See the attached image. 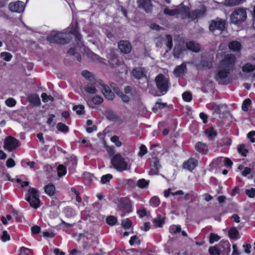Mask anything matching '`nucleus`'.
<instances>
[{"label": "nucleus", "instance_id": "36", "mask_svg": "<svg viewBox=\"0 0 255 255\" xmlns=\"http://www.w3.org/2000/svg\"><path fill=\"white\" fill-rule=\"evenodd\" d=\"M228 235L230 239H236L239 235V232L236 228L232 227L229 230Z\"/></svg>", "mask_w": 255, "mask_h": 255}, {"label": "nucleus", "instance_id": "62", "mask_svg": "<svg viewBox=\"0 0 255 255\" xmlns=\"http://www.w3.org/2000/svg\"><path fill=\"white\" fill-rule=\"evenodd\" d=\"M41 97L42 98V101L44 103L48 102V100L53 101L54 98L50 95H47V94L45 93H42L41 95Z\"/></svg>", "mask_w": 255, "mask_h": 255}, {"label": "nucleus", "instance_id": "47", "mask_svg": "<svg viewBox=\"0 0 255 255\" xmlns=\"http://www.w3.org/2000/svg\"><path fill=\"white\" fill-rule=\"evenodd\" d=\"M19 255H33V253L30 249L22 247L20 249Z\"/></svg>", "mask_w": 255, "mask_h": 255}, {"label": "nucleus", "instance_id": "5", "mask_svg": "<svg viewBox=\"0 0 255 255\" xmlns=\"http://www.w3.org/2000/svg\"><path fill=\"white\" fill-rule=\"evenodd\" d=\"M111 163L114 167L118 171L122 172L127 169L128 163L125 158L119 154L114 155L111 159Z\"/></svg>", "mask_w": 255, "mask_h": 255}, {"label": "nucleus", "instance_id": "46", "mask_svg": "<svg viewBox=\"0 0 255 255\" xmlns=\"http://www.w3.org/2000/svg\"><path fill=\"white\" fill-rule=\"evenodd\" d=\"M118 220L117 218H116L114 216H108L106 218V223L110 225V226H114L117 223Z\"/></svg>", "mask_w": 255, "mask_h": 255}, {"label": "nucleus", "instance_id": "51", "mask_svg": "<svg viewBox=\"0 0 255 255\" xmlns=\"http://www.w3.org/2000/svg\"><path fill=\"white\" fill-rule=\"evenodd\" d=\"M73 110L76 111L78 115H80L84 112V107L82 105H76L73 107Z\"/></svg>", "mask_w": 255, "mask_h": 255}, {"label": "nucleus", "instance_id": "50", "mask_svg": "<svg viewBox=\"0 0 255 255\" xmlns=\"http://www.w3.org/2000/svg\"><path fill=\"white\" fill-rule=\"evenodd\" d=\"M129 244L130 246H133L134 244L139 245L141 244V241L136 235H134L130 237Z\"/></svg>", "mask_w": 255, "mask_h": 255}, {"label": "nucleus", "instance_id": "4", "mask_svg": "<svg viewBox=\"0 0 255 255\" xmlns=\"http://www.w3.org/2000/svg\"><path fill=\"white\" fill-rule=\"evenodd\" d=\"M38 192L34 188H30L27 192L26 200L29 203L30 206L34 209H37L40 206V201Z\"/></svg>", "mask_w": 255, "mask_h": 255}, {"label": "nucleus", "instance_id": "19", "mask_svg": "<svg viewBox=\"0 0 255 255\" xmlns=\"http://www.w3.org/2000/svg\"><path fill=\"white\" fill-rule=\"evenodd\" d=\"M195 149L198 152L204 155L208 154L209 151L208 145L201 141H198L196 143Z\"/></svg>", "mask_w": 255, "mask_h": 255}, {"label": "nucleus", "instance_id": "57", "mask_svg": "<svg viewBox=\"0 0 255 255\" xmlns=\"http://www.w3.org/2000/svg\"><path fill=\"white\" fill-rule=\"evenodd\" d=\"M177 10L176 8L170 9L168 7H166L163 10V13L166 15L170 16H174L177 14Z\"/></svg>", "mask_w": 255, "mask_h": 255}, {"label": "nucleus", "instance_id": "41", "mask_svg": "<svg viewBox=\"0 0 255 255\" xmlns=\"http://www.w3.org/2000/svg\"><path fill=\"white\" fill-rule=\"evenodd\" d=\"M89 57H90L93 61L98 62L99 63H104V59L101 58L97 54L91 52L88 54Z\"/></svg>", "mask_w": 255, "mask_h": 255}, {"label": "nucleus", "instance_id": "17", "mask_svg": "<svg viewBox=\"0 0 255 255\" xmlns=\"http://www.w3.org/2000/svg\"><path fill=\"white\" fill-rule=\"evenodd\" d=\"M206 10L196 9L192 11L189 10L186 17L191 18L192 20H194L199 17L205 15Z\"/></svg>", "mask_w": 255, "mask_h": 255}, {"label": "nucleus", "instance_id": "27", "mask_svg": "<svg viewBox=\"0 0 255 255\" xmlns=\"http://www.w3.org/2000/svg\"><path fill=\"white\" fill-rule=\"evenodd\" d=\"M85 91L89 94H96L98 92L96 88L95 84L89 83L85 87Z\"/></svg>", "mask_w": 255, "mask_h": 255}, {"label": "nucleus", "instance_id": "56", "mask_svg": "<svg viewBox=\"0 0 255 255\" xmlns=\"http://www.w3.org/2000/svg\"><path fill=\"white\" fill-rule=\"evenodd\" d=\"M244 0H226L225 2L227 5L234 6L242 3Z\"/></svg>", "mask_w": 255, "mask_h": 255}, {"label": "nucleus", "instance_id": "16", "mask_svg": "<svg viewBox=\"0 0 255 255\" xmlns=\"http://www.w3.org/2000/svg\"><path fill=\"white\" fill-rule=\"evenodd\" d=\"M101 86L102 87L101 91L105 98L109 100H113L115 95L110 88L108 85L104 84H101Z\"/></svg>", "mask_w": 255, "mask_h": 255}, {"label": "nucleus", "instance_id": "12", "mask_svg": "<svg viewBox=\"0 0 255 255\" xmlns=\"http://www.w3.org/2000/svg\"><path fill=\"white\" fill-rule=\"evenodd\" d=\"M161 165L159 163V160L157 157H153L150 164V169L148 172L149 175H158L159 170L161 168Z\"/></svg>", "mask_w": 255, "mask_h": 255}, {"label": "nucleus", "instance_id": "32", "mask_svg": "<svg viewBox=\"0 0 255 255\" xmlns=\"http://www.w3.org/2000/svg\"><path fill=\"white\" fill-rule=\"evenodd\" d=\"M205 132L210 140H213L217 136V132L213 128H210L205 130Z\"/></svg>", "mask_w": 255, "mask_h": 255}, {"label": "nucleus", "instance_id": "48", "mask_svg": "<svg viewBox=\"0 0 255 255\" xmlns=\"http://www.w3.org/2000/svg\"><path fill=\"white\" fill-rule=\"evenodd\" d=\"M113 178L111 174H107L103 175L101 178V182L102 184H104L109 182L110 180Z\"/></svg>", "mask_w": 255, "mask_h": 255}, {"label": "nucleus", "instance_id": "33", "mask_svg": "<svg viewBox=\"0 0 255 255\" xmlns=\"http://www.w3.org/2000/svg\"><path fill=\"white\" fill-rule=\"evenodd\" d=\"M149 184V181L146 180L144 178L140 179L137 181L136 183L138 187L143 189L147 188Z\"/></svg>", "mask_w": 255, "mask_h": 255}, {"label": "nucleus", "instance_id": "35", "mask_svg": "<svg viewBox=\"0 0 255 255\" xmlns=\"http://www.w3.org/2000/svg\"><path fill=\"white\" fill-rule=\"evenodd\" d=\"M64 212L65 216L69 218L74 216L75 215L74 210L69 206H67L64 208Z\"/></svg>", "mask_w": 255, "mask_h": 255}, {"label": "nucleus", "instance_id": "15", "mask_svg": "<svg viewBox=\"0 0 255 255\" xmlns=\"http://www.w3.org/2000/svg\"><path fill=\"white\" fill-rule=\"evenodd\" d=\"M138 7L144 10L146 13L151 12L152 4L151 0H138L137 1Z\"/></svg>", "mask_w": 255, "mask_h": 255}, {"label": "nucleus", "instance_id": "54", "mask_svg": "<svg viewBox=\"0 0 255 255\" xmlns=\"http://www.w3.org/2000/svg\"><path fill=\"white\" fill-rule=\"evenodd\" d=\"M0 56L2 59L7 62L10 61L12 57L11 53L7 52H3L0 53Z\"/></svg>", "mask_w": 255, "mask_h": 255}, {"label": "nucleus", "instance_id": "6", "mask_svg": "<svg viewBox=\"0 0 255 255\" xmlns=\"http://www.w3.org/2000/svg\"><path fill=\"white\" fill-rule=\"evenodd\" d=\"M247 17L246 9L240 7L235 9L231 15V21L235 24H238L245 21Z\"/></svg>", "mask_w": 255, "mask_h": 255}, {"label": "nucleus", "instance_id": "20", "mask_svg": "<svg viewBox=\"0 0 255 255\" xmlns=\"http://www.w3.org/2000/svg\"><path fill=\"white\" fill-rule=\"evenodd\" d=\"M186 70V65L184 63L180 65L176 66L175 68L173 73L177 77H180L183 76Z\"/></svg>", "mask_w": 255, "mask_h": 255}, {"label": "nucleus", "instance_id": "39", "mask_svg": "<svg viewBox=\"0 0 255 255\" xmlns=\"http://www.w3.org/2000/svg\"><path fill=\"white\" fill-rule=\"evenodd\" d=\"M252 104V101L250 99H246L243 101L242 105V110L244 112H247L249 110V107Z\"/></svg>", "mask_w": 255, "mask_h": 255}, {"label": "nucleus", "instance_id": "13", "mask_svg": "<svg viewBox=\"0 0 255 255\" xmlns=\"http://www.w3.org/2000/svg\"><path fill=\"white\" fill-rule=\"evenodd\" d=\"M24 2L21 1H16L15 2H10L9 4L8 8L9 10L12 12L17 13H21L24 9Z\"/></svg>", "mask_w": 255, "mask_h": 255}, {"label": "nucleus", "instance_id": "55", "mask_svg": "<svg viewBox=\"0 0 255 255\" xmlns=\"http://www.w3.org/2000/svg\"><path fill=\"white\" fill-rule=\"evenodd\" d=\"M117 94L121 98L123 102L128 103L130 101V98L128 96L124 94L122 92H116Z\"/></svg>", "mask_w": 255, "mask_h": 255}, {"label": "nucleus", "instance_id": "23", "mask_svg": "<svg viewBox=\"0 0 255 255\" xmlns=\"http://www.w3.org/2000/svg\"><path fill=\"white\" fill-rule=\"evenodd\" d=\"M45 193L49 196L52 197L55 194V186L53 183H49L44 187Z\"/></svg>", "mask_w": 255, "mask_h": 255}, {"label": "nucleus", "instance_id": "18", "mask_svg": "<svg viewBox=\"0 0 255 255\" xmlns=\"http://www.w3.org/2000/svg\"><path fill=\"white\" fill-rule=\"evenodd\" d=\"M198 165V161L192 157L190 158L188 160L185 161L183 166L185 169L192 171Z\"/></svg>", "mask_w": 255, "mask_h": 255}, {"label": "nucleus", "instance_id": "64", "mask_svg": "<svg viewBox=\"0 0 255 255\" xmlns=\"http://www.w3.org/2000/svg\"><path fill=\"white\" fill-rule=\"evenodd\" d=\"M246 194L250 198H254L255 196V188H252L250 189H246Z\"/></svg>", "mask_w": 255, "mask_h": 255}, {"label": "nucleus", "instance_id": "2", "mask_svg": "<svg viewBox=\"0 0 255 255\" xmlns=\"http://www.w3.org/2000/svg\"><path fill=\"white\" fill-rule=\"evenodd\" d=\"M230 72L231 71L229 69L219 65L214 75V78L219 84L224 85L229 84L230 83V81L226 80V78H228Z\"/></svg>", "mask_w": 255, "mask_h": 255}, {"label": "nucleus", "instance_id": "10", "mask_svg": "<svg viewBox=\"0 0 255 255\" xmlns=\"http://www.w3.org/2000/svg\"><path fill=\"white\" fill-rule=\"evenodd\" d=\"M224 248L227 253L230 251V245L228 242L224 243H220L218 245L212 246L209 249V253L210 255H220L222 249Z\"/></svg>", "mask_w": 255, "mask_h": 255}, {"label": "nucleus", "instance_id": "45", "mask_svg": "<svg viewBox=\"0 0 255 255\" xmlns=\"http://www.w3.org/2000/svg\"><path fill=\"white\" fill-rule=\"evenodd\" d=\"M67 170L66 167L62 165H59L57 167V174L59 177H62L66 174Z\"/></svg>", "mask_w": 255, "mask_h": 255}, {"label": "nucleus", "instance_id": "49", "mask_svg": "<svg viewBox=\"0 0 255 255\" xmlns=\"http://www.w3.org/2000/svg\"><path fill=\"white\" fill-rule=\"evenodd\" d=\"M238 152L244 157L247 156L249 150L246 148L245 145L244 144H240L238 148Z\"/></svg>", "mask_w": 255, "mask_h": 255}, {"label": "nucleus", "instance_id": "31", "mask_svg": "<svg viewBox=\"0 0 255 255\" xmlns=\"http://www.w3.org/2000/svg\"><path fill=\"white\" fill-rule=\"evenodd\" d=\"M184 50L185 49L182 46H175L173 49V55L175 58H179Z\"/></svg>", "mask_w": 255, "mask_h": 255}, {"label": "nucleus", "instance_id": "21", "mask_svg": "<svg viewBox=\"0 0 255 255\" xmlns=\"http://www.w3.org/2000/svg\"><path fill=\"white\" fill-rule=\"evenodd\" d=\"M186 47L188 50L196 53L199 52L201 49L200 44L196 43L193 41L187 42L186 44Z\"/></svg>", "mask_w": 255, "mask_h": 255}, {"label": "nucleus", "instance_id": "37", "mask_svg": "<svg viewBox=\"0 0 255 255\" xmlns=\"http://www.w3.org/2000/svg\"><path fill=\"white\" fill-rule=\"evenodd\" d=\"M255 70V65L250 63H246L242 67V71L244 72H251Z\"/></svg>", "mask_w": 255, "mask_h": 255}, {"label": "nucleus", "instance_id": "11", "mask_svg": "<svg viewBox=\"0 0 255 255\" xmlns=\"http://www.w3.org/2000/svg\"><path fill=\"white\" fill-rule=\"evenodd\" d=\"M236 62V57L233 54H228L220 61L219 65L232 71Z\"/></svg>", "mask_w": 255, "mask_h": 255}, {"label": "nucleus", "instance_id": "53", "mask_svg": "<svg viewBox=\"0 0 255 255\" xmlns=\"http://www.w3.org/2000/svg\"><path fill=\"white\" fill-rule=\"evenodd\" d=\"M220 238V237L218 235L214 233H211L209 236V243L212 244L214 242L219 241Z\"/></svg>", "mask_w": 255, "mask_h": 255}, {"label": "nucleus", "instance_id": "40", "mask_svg": "<svg viewBox=\"0 0 255 255\" xmlns=\"http://www.w3.org/2000/svg\"><path fill=\"white\" fill-rule=\"evenodd\" d=\"M217 161L220 162H223L225 166L227 167H231L233 164L232 161L227 157L224 158L221 157L219 159H217Z\"/></svg>", "mask_w": 255, "mask_h": 255}, {"label": "nucleus", "instance_id": "8", "mask_svg": "<svg viewBox=\"0 0 255 255\" xmlns=\"http://www.w3.org/2000/svg\"><path fill=\"white\" fill-rule=\"evenodd\" d=\"M226 27V20L217 17L215 19L211 21L209 28L210 31L212 32H214L217 30L222 32L225 29Z\"/></svg>", "mask_w": 255, "mask_h": 255}, {"label": "nucleus", "instance_id": "3", "mask_svg": "<svg viewBox=\"0 0 255 255\" xmlns=\"http://www.w3.org/2000/svg\"><path fill=\"white\" fill-rule=\"evenodd\" d=\"M155 82L156 87L161 95H163L167 93L170 86V83L169 79L163 74H158L155 77Z\"/></svg>", "mask_w": 255, "mask_h": 255}, {"label": "nucleus", "instance_id": "42", "mask_svg": "<svg viewBox=\"0 0 255 255\" xmlns=\"http://www.w3.org/2000/svg\"><path fill=\"white\" fill-rule=\"evenodd\" d=\"M57 129L63 132H68L69 130V127L62 123H58L56 126Z\"/></svg>", "mask_w": 255, "mask_h": 255}, {"label": "nucleus", "instance_id": "1", "mask_svg": "<svg viewBox=\"0 0 255 255\" xmlns=\"http://www.w3.org/2000/svg\"><path fill=\"white\" fill-rule=\"evenodd\" d=\"M68 29V31L66 32H57L55 34H51L48 35L46 38L47 41L50 43L65 45L71 41L72 37L69 35V34H71L74 36L77 46L80 47L83 46L82 36L80 33V28L78 22H72Z\"/></svg>", "mask_w": 255, "mask_h": 255}, {"label": "nucleus", "instance_id": "29", "mask_svg": "<svg viewBox=\"0 0 255 255\" xmlns=\"http://www.w3.org/2000/svg\"><path fill=\"white\" fill-rule=\"evenodd\" d=\"M164 40L166 46L168 48V50H166V52H168L169 51L171 50L173 47V39L172 36L170 34L166 35Z\"/></svg>", "mask_w": 255, "mask_h": 255}, {"label": "nucleus", "instance_id": "63", "mask_svg": "<svg viewBox=\"0 0 255 255\" xmlns=\"http://www.w3.org/2000/svg\"><path fill=\"white\" fill-rule=\"evenodd\" d=\"M122 225L125 229H129L131 228L132 223L128 219H127L122 221Z\"/></svg>", "mask_w": 255, "mask_h": 255}, {"label": "nucleus", "instance_id": "43", "mask_svg": "<svg viewBox=\"0 0 255 255\" xmlns=\"http://www.w3.org/2000/svg\"><path fill=\"white\" fill-rule=\"evenodd\" d=\"M160 203V199L157 196H153L151 197L149 200L150 205L152 207H157L159 205Z\"/></svg>", "mask_w": 255, "mask_h": 255}, {"label": "nucleus", "instance_id": "61", "mask_svg": "<svg viewBox=\"0 0 255 255\" xmlns=\"http://www.w3.org/2000/svg\"><path fill=\"white\" fill-rule=\"evenodd\" d=\"M55 116L53 114H50L49 115L47 121L46 122V124L47 125L54 127L55 125V123L54 122V119L55 118Z\"/></svg>", "mask_w": 255, "mask_h": 255}, {"label": "nucleus", "instance_id": "24", "mask_svg": "<svg viewBox=\"0 0 255 255\" xmlns=\"http://www.w3.org/2000/svg\"><path fill=\"white\" fill-rule=\"evenodd\" d=\"M29 103L34 106H38L41 104L40 99L37 94H30L27 97Z\"/></svg>", "mask_w": 255, "mask_h": 255}, {"label": "nucleus", "instance_id": "28", "mask_svg": "<svg viewBox=\"0 0 255 255\" xmlns=\"http://www.w3.org/2000/svg\"><path fill=\"white\" fill-rule=\"evenodd\" d=\"M230 50L233 51H239L241 49V44L240 42L237 41H233L230 42L228 45Z\"/></svg>", "mask_w": 255, "mask_h": 255}, {"label": "nucleus", "instance_id": "58", "mask_svg": "<svg viewBox=\"0 0 255 255\" xmlns=\"http://www.w3.org/2000/svg\"><path fill=\"white\" fill-rule=\"evenodd\" d=\"M103 99L99 95H96L92 99V101L95 105H100L103 102Z\"/></svg>", "mask_w": 255, "mask_h": 255}, {"label": "nucleus", "instance_id": "34", "mask_svg": "<svg viewBox=\"0 0 255 255\" xmlns=\"http://www.w3.org/2000/svg\"><path fill=\"white\" fill-rule=\"evenodd\" d=\"M131 74L133 76L137 79H141L144 75L143 71L138 68H133L132 70Z\"/></svg>", "mask_w": 255, "mask_h": 255}, {"label": "nucleus", "instance_id": "30", "mask_svg": "<svg viewBox=\"0 0 255 255\" xmlns=\"http://www.w3.org/2000/svg\"><path fill=\"white\" fill-rule=\"evenodd\" d=\"M200 65L203 68L209 69L213 67V61L208 58H203L200 61Z\"/></svg>", "mask_w": 255, "mask_h": 255}, {"label": "nucleus", "instance_id": "59", "mask_svg": "<svg viewBox=\"0 0 255 255\" xmlns=\"http://www.w3.org/2000/svg\"><path fill=\"white\" fill-rule=\"evenodd\" d=\"M111 141L114 143L117 147H120L122 145V142L120 140L117 135H114L111 137Z\"/></svg>", "mask_w": 255, "mask_h": 255}, {"label": "nucleus", "instance_id": "60", "mask_svg": "<svg viewBox=\"0 0 255 255\" xmlns=\"http://www.w3.org/2000/svg\"><path fill=\"white\" fill-rule=\"evenodd\" d=\"M169 230L170 233L173 234L179 233L181 232V228L180 225L171 226Z\"/></svg>", "mask_w": 255, "mask_h": 255}, {"label": "nucleus", "instance_id": "25", "mask_svg": "<svg viewBox=\"0 0 255 255\" xmlns=\"http://www.w3.org/2000/svg\"><path fill=\"white\" fill-rule=\"evenodd\" d=\"M176 9L177 11V14H179L181 15H185L186 17L190 10V8L187 6H185L183 3H181L176 8Z\"/></svg>", "mask_w": 255, "mask_h": 255}, {"label": "nucleus", "instance_id": "52", "mask_svg": "<svg viewBox=\"0 0 255 255\" xmlns=\"http://www.w3.org/2000/svg\"><path fill=\"white\" fill-rule=\"evenodd\" d=\"M183 100L186 102H190L192 100V95L191 93L185 92L182 94Z\"/></svg>", "mask_w": 255, "mask_h": 255}, {"label": "nucleus", "instance_id": "44", "mask_svg": "<svg viewBox=\"0 0 255 255\" xmlns=\"http://www.w3.org/2000/svg\"><path fill=\"white\" fill-rule=\"evenodd\" d=\"M125 184L128 189L131 190L135 187V182L132 179H126L125 182Z\"/></svg>", "mask_w": 255, "mask_h": 255}, {"label": "nucleus", "instance_id": "7", "mask_svg": "<svg viewBox=\"0 0 255 255\" xmlns=\"http://www.w3.org/2000/svg\"><path fill=\"white\" fill-rule=\"evenodd\" d=\"M117 204L125 213L129 214L132 211V201L128 197L118 198Z\"/></svg>", "mask_w": 255, "mask_h": 255}, {"label": "nucleus", "instance_id": "22", "mask_svg": "<svg viewBox=\"0 0 255 255\" xmlns=\"http://www.w3.org/2000/svg\"><path fill=\"white\" fill-rule=\"evenodd\" d=\"M153 223L154 227L156 228H162L165 222V218L162 217L160 214H158L156 217L153 220Z\"/></svg>", "mask_w": 255, "mask_h": 255}, {"label": "nucleus", "instance_id": "14", "mask_svg": "<svg viewBox=\"0 0 255 255\" xmlns=\"http://www.w3.org/2000/svg\"><path fill=\"white\" fill-rule=\"evenodd\" d=\"M118 48L124 54H128L132 50L131 43L126 40H120L118 43Z\"/></svg>", "mask_w": 255, "mask_h": 255}, {"label": "nucleus", "instance_id": "38", "mask_svg": "<svg viewBox=\"0 0 255 255\" xmlns=\"http://www.w3.org/2000/svg\"><path fill=\"white\" fill-rule=\"evenodd\" d=\"M184 192L182 190H178L175 192H171V189L170 188L166 190L164 192V195L166 198H167L170 195H172L173 196L175 195H183Z\"/></svg>", "mask_w": 255, "mask_h": 255}, {"label": "nucleus", "instance_id": "9", "mask_svg": "<svg viewBox=\"0 0 255 255\" xmlns=\"http://www.w3.org/2000/svg\"><path fill=\"white\" fill-rule=\"evenodd\" d=\"M20 145L19 141L16 138L11 136H7L4 141L3 148L9 152L12 151Z\"/></svg>", "mask_w": 255, "mask_h": 255}, {"label": "nucleus", "instance_id": "26", "mask_svg": "<svg viewBox=\"0 0 255 255\" xmlns=\"http://www.w3.org/2000/svg\"><path fill=\"white\" fill-rule=\"evenodd\" d=\"M109 58V63L111 65H112L113 67H115L116 66H119L122 64V61L120 60L118 57L114 54H110Z\"/></svg>", "mask_w": 255, "mask_h": 255}]
</instances>
